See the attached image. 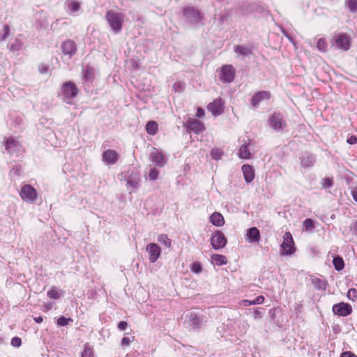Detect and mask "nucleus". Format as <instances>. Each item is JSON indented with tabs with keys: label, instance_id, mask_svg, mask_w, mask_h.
I'll use <instances>...</instances> for the list:
<instances>
[{
	"label": "nucleus",
	"instance_id": "nucleus-50",
	"mask_svg": "<svg viewBox=\"0 0 357 357\" xmlns=\"http://www.w3.org/2000/svg\"><path fill=\"white\" fill-rule=\"evenodd\" d=\"M117 326L120 331H125L128 327V323L125 321H121L119 322Z\"/></svg>",
	"mask_w": 357,
	"mask_h": 357
},
{
	"label": "nucleus",
	"instance_id": "nucleus-61",
	"mask_svg": "<svg viewBox=\"0 0 357 357\" xmlns=\"http://www.w3.org/2000/svg\"><path fill=\"white\" fill-rule=\"evenodd\" d=\"M282 33H284V35L287 38V36H289V34L287 33V32L284 30H282Z\"/></svg>",
	"mask_w": 357,
	"mask_h": 357
},
{
	"label": "nucleus",
	"instance_id": "nucleus-5",
	"mask_svg": "<svg viewBox=\"0 0 357 357\" xmlns=\"http://www.w3.org/2000/svg\"><path fill=\"white\" fill-rule=\"evenodd\" d=\"M210 241L212 248L218 250L225 248L227 243V238L222 231L216 230L211 235Z\"/></svg>",
	"mask_w": 357,
	"mask_h": 357
},
{
	"label": "nucleus",
	"instance_id": "nucleus-51",
	"mask_svg": "<svg viewBox=\"0 0 357 357\" xmlns=\"http://www.w3.org/2000/svg\"><path fill=\"white\" fill-rule=\"evenodd\" d=\"M131 342V340L128 337H123L121 340V345L123 347L129 346Z\"/></svg>",
	"mask_w": 357,
	"mask_h": 357
},
{
	"label": "nucleus",
	"instance_id": "nucleus-32",
	"mask_svg": "<svg viewBox=\"0 0 357 357\" xmlns=\"http://www.w3.org/2000/svg\"><path fill=\"white\" fill-rule=\"evenodd\" d=\"M93 69L89 66H86L82 72V76H83V79H84V81L85 82L91 81V79L93 78Z\"/></svg>",
	"mask_w": 357,
	"mask_h": 357
},
{
	"label": "nucleus",
	"instance_id": "nucleus-24",
	"mask_svg": "<svg viewBox=\"0 0 357 357\" xmlns=\"http://www.w3.org/2000/svg\"><path fill=\"white\" fill-rule=\"evenodd\" d=\"M311 283L317 289L320 291H325L328 284L326 280L314 276L311 278Z\"/></svg>",
	"mask_w": 357,
	"mask_h": 357
},
{
	"label": "nucleus",
	"instance_id": "nucleus-1",
	"mask_svg": "<svg viewBox=\"0 0 357 357\" xmlns=\"http://www.w3.org/2000/svg\"><path fill=\"white\" fill-rule=\"evenodd\" d=\"M124 17L125 15L121 13L113 10L107 12V21L114 33H119L121 31Z\"/></svg>",
	"mask_w": 357,
	"mask_h": 357
},
{
	"label": "nucleus",
	"instance_id": "nucleus-55",
	"mask_svg": "<svg viewBox=\"0 0 357 357\" xmlns=\"http://www.w3.org/2000/svg\"><path fill=\"white\" fill-rule=\"evenodd\" d=\"M347 142L349 144H355L357 143V137L354 135H352L349 138L347 139Z\"/></svg>",
	"mask_w": 357,
	"mask_h": 357
},
{
	"label": "nucleus",
	"instance_id": "nucleus-12",
	"mask_svg": "<svg viewBox=\"0 0 357 357\" xmlns=\"http://www.w3.org/2000/svg\"><path fill=\"white\" fill-rule=\"evenodd\" d=\"M150 158L153 163L160 167H164L167 163V160L163 153L155 148H153Z\"/></svg>",
	"mask_w": 357,
	"mask_h": 357
},
{
	"label": "nucleus",
	"instance_id": "nucleus-9",
	"mask_svg": "<svg viewBox=\"0 0 357 357\" xmlns=\"http://www.w3.org/2000/svg\"><path fill=\"white\" fill-rule=\"evenodd\" d=\"M146 251L149 253V259L151 263H155L161 254V248L154 243L147 245Z\"/></svg>",
	"mask_w": 357,
	"mask_h": 357
},
{
	"label": "nucleus",
	"instance_id": "nucleus-13",
	"mask_svg": "<svg viewBox=\"0 0 357 357\" xmlns=\"http://www.w3.org/2000/svg\"><path fill=\"white\" fill-rule=\"evenodd\" d=\"M222 77L225 82L230 83L235 77V69L231 65H224L222 67Z\"/></svg>",
	"mask_w": 357,
	"mask_h": 357
},
{
	"label": "nucleus",
	"instance_id": "nucleus-30",
	"mask_svg": "<svg viewBox=\"0 0 357 357\" xmlns=\"http://www.w3.org/2000/svg\"><path fill=\"white\" fill-rule=\"evenodd\" d=\"M190 324L195 328H199L201 326V319L195 312H190L188 315Z\"/></svg>",
	"mask_w": 357,
	"mask_h": 357
},
{
	"label": "nucleus",
	"instance_id": "nucleus-19",
	"mask_svg": "<svg viewBox=\"0 0 357 357\" xmlns=\"http://www.w3.org/2000/svg\"><path fill=\"white\" fill-rule=\"evenodd\" d=\"M301 164L304 168H310L314 166L316 161L314 155L309 153H303L301 157Z\"/></svg>",
	"mask_w": 357,
	"mask_h": 357
},
{
	"label": "nucleus",
	"instance_id": "nucleus-34",
	"mask_svg": "<svg viewBox=\"0 0 357 357\" xmlns=\"http://www.w3.org/2000/svg\"><path fill=\"white\" fill-rule=\"evenodd\" d=\"M158 241L164 245L166 248H170L172 245V241L166 234H160L158 236Z\"/></svg>",
	"mask_w": 357,
	"mask_h": 357
},
{
	"label": "nucleus",
	"instance_id": "nucleus-29",
	"mask_svg": "<svg viewBox=\"0 0 357 357\" xmlns=\"http://www.w3.org/2000/svg\"><path fill=\"white\" fill-rule=\"evenodd\" d=\"M211 259L218 266L225 265L227 263L226 257L219 254L212 255Z\"/></svg>",
	"mask_w": 357,
	"mask_h": 357
},
{
	"label": "nucleus",
	"instance_id": "nucleus-57",
	"mask_svg": "<svg viewBox=\"0 0 357 357\" xmlns=\"http://www.w3.org/2000/svg\"><path fill=\"white\" fill-rule=\"evenodd\" d=\"M33 319L36 323H38V324L43 322V318L42 316L36 317L33 318Z\"/></svg>",
	"mask_w": 357,
	"mask_h": 357
},
{
	"label": "nucleus",
	"instance_id": "nucleus-44",
	"mask_svg": "<svg viewBox=\"0 0 357 357\" xmlns=\"http://www.w3.org/2000/svg\"><path fill=\"white\" fill-rule=\"evenodd\" d=\"M82 357H93L92 349L88 346H85L84 351L82 353Z\"/></svg>",
	"mask_w": 357,
	"mask_h": 357
},
{
	"label": "nucleus",
	"instance_id": "nucleus-33",
	"mask_svg": "<svg viewBox=\"0 0 357 357\" xmlns=\"http://www.w3.org/2000/svg\"><path fill=\"white\" fill-rule=\"evenodd\" d=\"M23 47V43L18 38L15 39V40L10 45V50L15 52L21 50Z\"/></svg>",
	"mask_w": 357,
	"mask_h": 357
},
{
	"label": "nucleus",
	"instance_id": "nucleus-47",
	"mask_svg": "<svg viewBox=\"0 0 357 357\" xmlns=\"http://www.w3.org/2000/svg\"><path fill=\"white\" fill-rule=\"evenodd\" d=\"M22 344V340L18 337H14L11 340V345L15 347H19Z\"/></svg>",
	"mask_w": 357,
	"mask_h": 357
},
{
	"label": "nucleus",
	"instance_id": "nucleus-7",
	"mask_svg": "<svg viewBox=\"0 0 357 357\" xmlns=\"http://www.w3.org/2000/svg\"><path fill=\"white\" fill-rule=\"evenodd\" d=\"M282 255H291L295 250L294 242L291 234L289 231L284 233L283 242L281 245Z\"/></svg>",
	"mask_w": 357,
	"mask_h": 357
},
{
	"label": "nucleus",
	"instance_id": "nucleus-16",
	"mask_svg": "<svg viewBox=\"0 0 357 357\" xmlns=\"http://www.w3.org/2000/svg\"><path fill=\"white\" fill-rule=\"evenodd\" d=\"M119 160V154L115 150L108 149L102 153V160L107 165H114Z\"/></svg>",
	"mask_w": 357,
	"mask_h": 357
},
{
	"label": "nucleus",
	"instance_id": "nucleus-18",
	"mask_svg": "<svg viewBox=\"0 0 357 357\" xmlns=\"http://www.w3.org/2000/svg\"><path fill=\"white\" fill-rule=\"evenodd\" d=\"M260 231L255 227H251L246 231V240L250 243H256L260 241Z\"/></svg>",
	"mask_w": 357,
	"mask_h": 357
},
{
	"label": "nucleus",
	"instance_id": "nucleus-52",
	"mask_svg": "<svg viewBox=\"0 0 357 357\" xmlns=\"http://www.w3.org/2000/svg\"><path fill=\"white\" fill-rule=\"evenodd\" d=\"M205 115V112H204V109H202V108H198L197 109V112H196V116L197 118H202L204 117Z\"/></svg>",
	"mask_w": 357,
	"mask_h": 357
},
{
	"label": "nucleus",
	"instance_id": "nucleus-58",
	"mask_svg": "<svg viewBox=\"0 0 357 357\" xmlns=\"http://www.w3.org/2000/svg\"><path fill=\"white\" fill-rule=\"evenodd\" d=\"M40 72L43 74L46 73L47 72V68L46 66H43V68H40Z\"/></svg>",
	"mask_w": 357,
	"mask_h": 357
},
{
	"label": "nucleus",
	"instance_id": "nucleus-49",
	"mask_svg": "<svg viewBox=\"0 0 357 357\" xmlns=\"http://www.w3.org/2000/svg\"><path fill=\"white\" fill-rule=\"evenodd\" d=\"M192 271L196 273H199L202 271V266L199 263H194L192 265Z\"/></svg>",
	"mask_w": 357,
	"mask_h": 357
},
{
	"label": "nucleus",
	"instance_id": "nucleus-17",
	"mask_svg": "<svg viewBox=\"0 0 357 357\" xmlns=\"http://www.w3.org/2000/svg\"><path fill=\"white\" fill-rule=\"evenodd\" d=\"M62 52L63 54L67 55L71 58L77 51L75 43L71 40H67L62 43L61 45Z\"/></svg>",
	"mask_w": 357,
	"mask_h": 357
},
{
	"label": "nucleus",
	"instance_id": "nucleus-56",
	"mask_svg": "<svg viewBox=\"0 0 357 357\" xmlns=\"http://www.w3.org/2000/svg\"><path fill=\"white\" fill-rule=\"evenodd\" d=\"M351 195L354 199L357 202V188L351 190Z\"/></svg>",
	"mask_w": 357,
	"mask_h": 357
},
{
	"label": "nucleus",
	"instance_id": "nucleus-38",
	"mask_svg": "<svg viewBox=\"0 0 357 357\" xmlns=\"http://www.w3.org/2000/svg\"><path fill=\"white\" fill-rule=\"evenodd\" d=\"M73 320L71 318H66L64 316H61L58 318L56 321V324L59 326H67L70 322H73Z\"/></svg>",
	"mask_w": 357,
	"mask_h": 357
},
{
	"label": "nucleus",
	"instance_id": "nucleus-25",
	"mask_svg": "<svg viewBox=\"0 0 357 357\" xmlns=\"http://www.w3.org/2000/svg\"><path fill=\"white\" fill-rule=\"evenodd\" d=\"M210 222L216 227H221L225 224V220L222 214L214 212L210 216Z\"/></svg>",
	"mask_w": 357,
	"mask_h": 357
},
{
	"label": "nucleus",
	"instance_id": "nucleus-26",
	"mask_svg": "<svg viewBox=\"0 0 357 357\" xmlns=\"http://www.w3.org/2000/svg\"><path fill=\"white\" fill-rule=\"evenodd\" d=\"M250 141L248 143L243 144L239 149L238 156L242 159H248L250 157V152L249 150Z\"/></svg>",
	"mask_w": 357,
	"mask_h": 357
},
{
	"label": "nucleus",
	"instance_id": "nucleus-60",
	"mask_svg": "<svg viewBox=\"0 0 357 357\" xmlns=\"http://www.w3.org/2000/svg\"><path fill=\"white\" fill-rule=\"evenodd\" d=\"M287 38L289 39V41H291V43H294V40H293L292 37L290 35H289L287 36Z\"/></svg>",
	"mask_w": 357,
	"mask_h": 357
},
{
	"label": "nucleus",
	"instance_id": "nucleus-37",
	"mask_svg": "<svg viewBox=\"0 0 357 357\" xmlns=\"http://www.w3.org/2000/svg\"><path fill=\"white\" fill-rule=\"evenodd\" d=\"M47 296L52 299H59L60 298L61 294L59 291H58L56 288H52L47 293Z\"/></svg>",
	"mask_w": 357,
	"mask_h": 357
},
{
	"label": "nucleus",
	"instance_id": "nucleus-43",
	"mask_svg": "<svg viewBox=\"0 0 357 357\" xmlns=\"http://www.w3.org/2000/svg\"><path fill=\"white\" fill-rule=\"evenodd\" d=\"M3 34L0 36V40L3 41L6 39L10 32V28L8 24H5L3 26Z\"/></svg>",
	"mask_w": 357,
	"mask_h": 357
},
{
	"label": "nucleus",
	"instance_id": "nucleus-11",
	"mask_svg": "<svg viewBox=\"0 0 357 357\" xmlns=\"http://www.w3.org/2000/svg\"><path fill=\"white\" fill-rule=\"evenodd\" d=\"M270 98L271 93L269 91H260L252 96L251 105L254 109H257L262 101L268 100Z\"/></svg>",
	"mask_w": 357,
	"mask_h": 357
},
{
	"label": "nucleus",
	"instance_id": "nucleus-45",
	"mask_svg": "<svg viewBox=\"0 0 357 357\" xmlns=\"http://www.w3.org/2000/svg\"><path fill=\"white\" fill-rule=\"evenodd\" d=\"M333 180L330 178L326 177L322 180V186L324 188H330L333 186Z\"/></svg>",
	"mask_w": 357,
	"mask_h": 357
},
{
	"label": "nucleus",
	"instance_id": "nucleus-4",
	"mask_svg": "<svg viewBox=\"0 0 357 357\" xmlns=\"http://www.w3.org/2000/svg\"><path fill=\"white\" fill-rule=\"evenodd\" d=\"M333 45L337 49L347 51L350 47V41L346 33H335L332 39Z\"/></svg>",
	"mask_w": 357,
	"mask_h": 357
},
{
	"label": "nucleus",
	"instance_id": "nucleus-23",
	"mask_svg": "<svg viewBox=\"0 0 357 357\" xmlns=\"http://www.w3.org/2000/svg\"><path fill=\"white\" fill-rule=\"evenodd\" d=\"M140 178L137 175H130L127 179V188L130 190V192L132 193L135 192L139 187V182Z\"/></svg>",
	"mask_w": 357,
	"mask_h": 357
},
{
	"label": "nucleus",
	"instance_id": "nucleus-28",
	"mask_svg": "<svg viewBox=\"0 0 357 357\" xmlns=\"http://www.w3.org/2000/svg\"><path fill=\"white\" fill-rule=\"evenodd\" d=\"M158 123L154 121H150L146 123V130L148 134L155 135L158 132Z\"/></svg>",
	"mask_w": 357,
	"mask_h": 357
},
{
	"label": "nucleus",
	"instance_id": "nucleus-8",
	"mask_svg": "<svg viewBox=\"0 0 357 357\" xmlns=\"http://www.w3.org/2000/svg\"><path fill=\"white\" fill-rule=\"evenodd\" d=\"M183 16L190 24L198 23L201 20L200 12L194 7H187L183 9Z\"/></svg>",
	"mask_w": 357,
	"mask_h": 357
},
{
	"label": "nucleus",
	"instance_id": "nucleus-15",
	"mask_svg": "<svg viewBox=\"0 0 357 357\" xmlns=\"http://www.w3.org/2000/svg\"><path fill=\"white\" fill-rule=\"evenodd\" d=\"M207 108L208 110L210 111L213 116H218L223 112V102L220 98L216 99L212 102L209 103Z\"/></svg>",
	"mask_w": 357,
	"mask_h": 357
},
{
	"label": "nucleus",
	"instance_id": "nucleus-36",
	"mask_svg": "<svg viewBox=\"0 0 357 357\" xmlns=\"http://www.w3.org/2000/svg\"><path fill=\"white\" fill-rule=\"evenodd\" d=\"M345 5L351 12H357V0H346Z\"/></svg>",
	"mask_w": 357,
	"mask_h": 357
},
{
	"label": "nucleus",
	"instance_id": "nucleus-27",
	"mask_svg": "<svg viewBox=\"0 0 357 357\" xmlns=\"http://www.w3.org/2000/svg\"><path fill=\"white\" fill-rule=\"evenodd\" d=\"M264 297L263 296H257L254 300L250 301V300H243L241 302V304L245 307L250 306L252 305H258L261 304L264 302Z\"/></svg>",
	"mask_w": 357,
	"mask_h": 357
},
{
	"label": "nucleus",
	"instance_id": "nucleus-63",
	"mask_svg": "<svg viewBox=\"0 0 357 357\" xmlns=\"http://www.w3.org/2000/svg\"><path fill=\"white\" fill-rule=\"evenodd\" d=\"M225 17V15H222V16L220 17V21H221V22H222L224 21Z\"/></svg>",
	"mask_w": 357,
	"mask_h": 357
},
{
	"label": "nucleus",
	"instance_id": "nucleus-20",
	"mask_svg": "<svg viewBox=\"0 0 357 357\" xmlns=\"http://www.w3.org/2000/svg\"><path fill=\"white\" fill-rule=\"evenodd\" d=\"M234 52L238 56H249L252 54V47L250 45H237L234 47Z\"/></svg>",
	"mask_w": 357,
	"mask_h": 357
},
{
	"label": "nucleus",
	"instance_id": "nucleus-39",
	"mask_svg": "<svg viewBox=\"0 0 357 357\" xmlns=\"http://www.w3.org/2000/svg\"><path fill=\"white\" fill-rule=\"evenodd\" d=\"M317 49L323 52L327 51V43L324 38H319L317 43Z\"/></svg>",
	"mask_w": 357,
	"mask_h": 357
},
{
	"label": "nucleus",
	"instance_id": "nucleus-2",
	"mask_svg": "<svg viewBox=\"0 0 357 357\" xmlns=\"http://www.w3.org/2000/svg\"><path fill=\"white\" fill-rule=\"evenodd\" d=\"M61 96L63 101L70 103L71 100L76 97L78 93V89L76 85L71 81L65 82L61 86Z\"/></svg>",
	"mask_w": 357,
	"mask_h": 357
},
{
	"label": "nucleus",
	"instance_id": "nucleus-41",
	"mask_svg": "<svg viewBox=\"0 0 357 357\" xmlns=\"http://www.w3.org/2000/svg\"><path fill=\"white\" fill-rule=\"evenodd\" d=\"M303 227L305 230L310 231L314 229V221L311 218H307L303 222Z\"/></svg>",
	"mask_w": 357,
	"mask_h": 357
},
{
	"label": "nucleus",
	"instance_id": "nucleus-59",
	"mask_svg": "<svg viewBox=\"0 0 357 357\" xmlns=\"http://www.w3.org/2000/svg\"><path fill=\"white\" fill-rule=\"evenodd\" d=\"M354 230L357 232V220L355 222V223L353 225Z\"/></svg>",
	"mask_w": 357,
	"mask_h": 357
},
{
	"label": "nucleus",
	"instance_id": "nucleus-54",
	"mask_svg": "<svg viewBox=\"0 0 357 357\" xmlns=\"http://www.w3.org/2000/svg\"><path fill=\"white\" fill-rule=\"evenodd\" d=\"M253 318L255 319H260L262 318V313L258 310H255V312H253Z\"/></svg>",
	"mask_w": 357,
	"mask_h": 357
},
{
	"label": "nucleus",
	"instance_id": "nucleus-62",
	"mask_svg": "<svg viewBox=\"0 0 357 357\" xmlns=\"http://www.w3.org/2000/svg\"><path fill=\"white\" fill-rule=\"evenodd\" d=\"M282 33H284V35L287 38V36H289V34L287 33V32L284 30H282Z\"/></svg>",
	"mask_w": 357,
	"mask_h": 357
},
{
	"label": "nucleus",
	"instance_id": "nucleus-46",
	"mask_svg": "<svg viewBox=\"0 0 357 357\" xmlns=\"http://www.w3.org/2000/svg\"><path fill=\"white\" fill-rule=\"evenodd\" d=\"M347 297L351 301H354L357 298V290L356 289H350L347 292Z\"/></svg>",
	"mask_w": 357,
	"mask_h": 357
},
{
	"label": "nucleus",
	"instance_id": "nucleus-10",
	"mask_svg": "<svg viewBox=\"0 0 357 357\" xmlns=\"http://www.w3.org/2000/svg\"><path fill=\"white\" fill-rule=\"evenodd\" d=\"M333 312L335 314L346 317L351 313L352 307L351 305L342 302L335 304L333 306Z\"/></svg>",
	"mask_w": 357,
	"mask_h": 357
},
{
	"label": "nucleus",
	"instance_id": "nucleus-21",
	"mask_svg": "<svg viewBox=\"0 0 357 357\" xmlns=\"http://www.w3.org/2000/svg\"><path fill=\"white\" fill-rule=\"evenodd\" d=\"M20 147L19 142L13 137H8L5 142V149L10 154L16 153Z\"/></svg>",
	"mask_w": 357,
	"mask_h": 357
},
{
	"label": "nucleus",
	"instance_id": "nucleus-22",
	"mask_svg": "<svg viewBox=\"0 0 357 357\" xmlns=\"http://www.w3.org/2000/svg\"><path fill=\"white\" fill-rule=\"evenodd\" d=\"M245 181L247 183H251L255 178V172L250 165H243L241 167Z\"/></svg>",
	"mask_w": 357,
	"mask_h": 357
},
{
	"label": "nucleus",
	"instance_id": "nucleus-40",
	"mask_svg": "<svg viewBox=\"0 0 357 357\" xmlns=\"http://www.w3.org/2000/svg\"><path fill=\"white\" fill-rule=\"evenodd\" d=\"M223 155V151L219 149L215 148L211 151V156L213 160H218Z\"/></svg>",
	"mask_w": 357,
	"mask_h": 357
},
{
	"label": "nucleus",
	"instance_id": "nucleus-48",
	"mask_svg": "<svg viewBox=\"0 0 357 357\" xmlns=\"http://www.w3.org/2000/svg\"><path fill=\"white\" fill-rule=\"evenodd\" d=\"M175 91H182L184 89V84L182 82H176L173 85Z\"/></svg>",
	"mask_w": 357,
	"mask_h": 357
},
{
	"label": "nucleus",
	"instance_id": "nucleus-3",
	"mask_svg": "<svg viewBox=\"0 0 357 357\" xmlns=\"http://www.w3.org/2000/svg\"><path fill=\"white\" fill-rule=\"evenodd\" d=\"M270 127L277 132H282L287 126L284 115L280 112H274L268 119Z\"/></svg>",
	"mask_w": 357,
	"mask_h": 357
},
{
	"label": "nucleus",
	"instance_id": "nucleus-42",
	"mask_svg": "<svg viewBox=\"0 0 357 357\" xmlns=\"http://www.w3.org/2000/svg\"><path fill=\"white\" fill-rule=\"evenodd\" d=\"M159 171L155 168H151L149 172V178L150 181H155L158 178Z\"/></svg>",
	"mask_w": 357,
	"mask_h": 357
},
{
	"label": "nucleus",
	"instance_id": "nucleus-14",
	"mask_svg": "<svg viewBox=\"0 0 357 357\" xmlns=\"http://www.w3.org/2000/svg\"><path fill=\"white\" fill-rule=\"evenodd\" d=\"M187 130L189 132H193L199 134L205 130L204 124L197 119H190L187 122Z\"/></svg>",
	"mask_w": 357,
	"mask_h": 357
},
{
	"label": "nucleus",
	"instance_id": "nucleus-31",
	"mask_svg": "<svg viewBox=\"0 0 357 357\" xmlns=\"http://www.w3.org/2000/svg\"><path fill=\"white\" fill-rule=\"evenodd\" d=\"M333 264L336 271H340L344 267V262L343 259L340 256H335L333 259Z\"/></svg>",
	"mask_w": 357,
	"mask_h": 357
},
{
	"label": "nucleus",
	"instance_id": "nucleus-35",
	"mask_svg": "<svg viewBox=\"0 0 357 357\" xmlns=\"http://www.w3.org/2000/svg\"><path fill=\"white\" fill-rule=\"evenodd\" d=\"M67 6H68V9L72 13H75V12L78 11L80 8L79 3L75 0H68L67 1Z\"/></svg>",
	"mask_w": 357,
	"mask_h": 357
},
{
	"label": "nucleus",
	"instance_id": "nucleus-53",
	"mask_svg": "<svg viewBox=\"0 0 357 357\" xmlns=\"http://www.w3.org/2000/svg\"><path fill=\"white\" fill-rule=\"evenodd\" d=\"M340 357H357V356L351 351H344L341 354Z\"/></svg>",
	"mask_w": 357,
	"mask_h": 357
},
{
	"label": "nucleus",
	"instance_id": "nucleus-6",
	"mask_svg": "<svg viewBox=\"0 0 357 357\" xmlns=\"http://www.w3.org/2000/svg\"><path fill=\"white\" fill-rule=\"evenodd\" d=\"M21 198L26 202L33 203L38 196L37 191L31 185H23L20 190Z\"/></svg>",
	"mask_w": 357,
	"mask_h": 357
}]
</instances>
